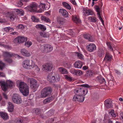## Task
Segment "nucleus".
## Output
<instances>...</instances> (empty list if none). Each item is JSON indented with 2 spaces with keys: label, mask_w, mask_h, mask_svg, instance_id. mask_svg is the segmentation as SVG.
Instances as JSON below:
<instances>
[{
  "label": "nucleus",
  "mask_w": 123,
  "mask_h": 123,
  "mask_svg": "<svg viewBox=\"0 0 123 123\" xmlns=\"http://www.w3.org/2000/svg\"><path fill=\"white\" fill-rule=\"evenodd\" d=\"M87 90L85 89L83 87H79L76 89L74 91L75 95L74 96L73 98V101L80 102H83L85 98L83 96L87 93Z\"/></svg>",
  "instance_id": "obj_1"
},
{
  "label": "nucleus",
  "mask_w": 123,
  "mask_h": 123,
  "mask_svg": "<svg viewBox=\"0 0 123 123\" xmlns=\"http://www.w3.org/2000/svg\"><path fill=\"white\" fill-rule=\"evenodd\" d=\"M2 55L4 57V59L5 61L10 63L12 62V60L10 58L14 57L15 58L21 57L19 55L14 54L13 53H11L5 51H2Z\"/></svg>",
  "instance_id": "obj_2"
},
{
  "label": "nucleus",
  "mask_w": 123,
  "mask_h": 123,
  "mask_svg": "<svg viewBox=\"0 0 123 123\" xmlns=\"http://www.w3.org/2000/svg\"><path fill=\"white\" fill-rule=\"evenodd\" d=\"M19 88V90L23 94L27 96L29 93V87L27 84L23 82H20Z\"/></svg>",
  "instance_id": "obj_3"
},
{
  "label": "nucleus",
  "mask_w": 123,
  "mask_h": 123,
  "mask_svg": "<svg viewBox=\"0 0 123 123\" xmlns=\"http://www.w3.org/2000/svg\"><path fill=\"white\" fill-rule=\"evenodd\" d=\"M52 91V89L50 87H47L43 89L41 91L40 97L41 98H44L50 95Z\"/></svg>",
  "instance_id": "obj_4"
},
{
  "label": "nucleus",
  "mask_w": 123,
  "mask_h": 123,
  "mask_svg": "<svg viewBox=\"0 0 123 123\" xmlns=\"http://www.w3.org/2000/svg\"><path fill=\"white\" fill-rule=\"evenodd\" d=\"M1 87L3 91H6L8 87H11L13 85V82L11 80H8L6 83L4 81H0Z\"/></svg>",
  "instance_id": "obj_5"
},
{
  "label": "nucleus",
  "mask_w": 123,
  "mask_h": 123,
  "mask_svg": "<svg viewBox=\"0 0 123 123\" xmlns=\"http://www.w3.org/2000/svg\"><path fill=\"white\" fill-rule=\"evenodd\" d=\"M28 80L30 82L31 88L33 90V92H35L38 87L37 81L32 78H29Z\"/></svg>",
  "instance_id": "obj_6"
},
{
  "label": "nucleus",
  "mask_w": 123,
  "mask_h": 123,
  "mask_svg": "<svg viewBox=\"0 0 123 123\" xmlns=\"http://www.w3.org/2000/svg\"><path fill=\"white\" fill-rule=\"evenodd\" d=\"M60 80V77L59 75L57 76L56 75L53 76L52 74H49L47 76V80L50 82H58Z\"/></svg>",
  "instance_id": "obj_7"
},
{
  "label": "nucleus",
  "mask_w": 123,
  "mask_h": 123,
  "mask_svg": "<svg viewBox=\"0 0 123 123\" xmlns=\"http://www.w3.org/2000/svg\"><path fill=\"white\" fill-rule=\"evenodd\" d=\"M33 63V62H32L31 64L30 65V60L28 59L25 60L23 62L22 65L24 68L27 69H31Z\"/></svg>",
  "instance_id": "obj_8"
},
{
  "label": "nucleus",
  "mask_w": 123,
  "mask_h": 123,
  "mask_svg": "<svg viewBox=\"0 0 123 123\" xmlns=\"http://www.w3.org/2000/svg\"><path fill=\"white\" fill-rule=\"evenodd\" d=\"M52 49V46L49 44L44 45L42 48V51L44 53H47L50 52Z\"/></svg>",
  "instance_id": "obj_9"
},
{
  "label": "nucleus",
  "mask_w": 123,
  "mask_h": 123,
  "mask_svg": "<svg viewBox=\"0 0 123 123\" xmlns=\"http://www.w3.org/2000/svg\"><path fill=\"white\" fill-rule=\"evenodd\" d=\"M37 6V5L36 3H33L25 8V9L27 11L31 12H34L36 11V9Z\"/></svg>",
  "instance_id": "obj_10"
},
{
  "label": "nucleus",
  "mask_w": 123,
  "mask_h": 123,
  "mask_svg": "<svg viewBox=\"0 0 123 123\" xmlns=\"http://www.w3.org/2000/svg\"><path fill=\"white\" fill-rule=\"evenodd\" d=\"M12 99L14 103L17 104H20L22 102L21 98L18 94H14L13 95Z\"/></svg>",
  "instance_id": "obj_11"
},
{
  "label": "nucleus",
  "mask_w": 123,
  "mask_h": 123,
  "mask_svg": "<svg viewBox=\"0 0 123 123\" xmlns=\"http://www.w3.org/2000/svg\"><path fill=\"white\" fill-rule=\"evenodd\" d=\"M27 40L26 37H18L15 38L14 42L15 43H23Z\"/></svg>",
  "instance_id": "obj_12"
},
{
  "label": "nucleus",
  "mask_w": 123,
  "mask_h": 123,
  "mask_svg": "<svg viewBox=\"0 0 123 123\" xmlns=\"http://www.w3.org/2000/svg\"><path fill=\"white\" fill-rule=\"evenodd\" d=\"M83 13L84 15L87 16L89 15H92L93 14V11L89 9H87L84 8L83 10Z\"/></svg>",
  "instance_id": "obj_13"
},
{
  "label": "nucleus",
  "mask_w": 123,
  "mask_h": 123,
  "mask_svg": "<svg viewBox=\"0 0 123 123\" xmlns=\"http://www.w3.org/2000/svg\"><path fill=\"white\" fill-rule=\"evenodd\" d=\"M87 50L90 52H93L96 49V45L93 43H91L87 46Z\"/></svg>",
  "instance_id": "obj_14"
},
{
  "label": "nucleus",
  "mask_w": 123,
  "mask_h": 123,
  "mask_svg": "<svg viewBox=\"0 0 123 123\" xmlns=\"http://www.w3.org/2000/svg\"><path fill=\"white\" fill-rule=\"evenodd\" d=\"M20 52L22 55L24 56L29 57L31 56L30 52L27 50L25 49H21Z\"/></svg>",
  "instance_id": "obj_15"
},
{
  "label": "nucleus",
  "mask_w": 123,
  "mask_h": 123,
  "mask_svg": "<svg viewBox=\"0 0 123 123\" xmlns=\"http://www.w3.org/2000/svg\"><path fill=\"white\" fill-rule=\"evenodd\" d=\"M74 65L75 68H81L82 66V63L81 61L78 60L75 62Z\"/></svg>",
  "instance_id": "obj_16"
},
{
  "label": "nucleus",
  "mask_w": 123,
  "mask_h": 123,
  "mask_svg": "<svg viewBox=\"0 0 123 123\" xmlns=\"http://www.w3.org/2000/svg\"><path fill=\"white\" fill-rule=\"evenodd\" d=\"M83 36L85 39L91 42L93 41L92 37L90 34L88 33L84 34L83 35Z\"/></svg>",
  "instance_id": "obj_17"
},
{
  "label": "nucleus",
  "mask_w": 123,
  "mask_h": 123,
  "mask_svg": "<svg viewBox=\"0 0 123 123\" xmlns=\"http://www.w3.org/2000/svg\"><path fill=\"white\" fill-rule=\"evenodd\" d=\"M72 19L74 22L76 24H79L81 22V21L78 16H72Z\"/></svg>",
  "instance_id": "obj_18"
},
{
  "label": "nucleus",
  "mask_w": 123,
  "mask_h": 123,
  "mask_svg": "<svg viewBox=\"0 0 123 123\" xmlns=\"http://www.w3.org/2000/svg\"><path fill=\"white\" fill-rule=\"evenodd\" d=\"M31 69H33L34 72L36 73H38L40 70V69L34 62L31 68Z\"/></svg>",
  "instance_id": "obj_19"
},
{
  "label": "nucleus",
  "mask_w": 123,
  "mask_h": 123,
  "mask_svg": "<svg viewBox=\"0 0 123 123\" xmlns=\"http://www.w3.org/2000/svg\"><path fill=\"white\" fill-rule=\"evenodd\" d=\"M59 12L65 17L68 16V13L67 11L64 9H60L59 10Z\"/></svg>",
  "instance_id": "obj_20"
},
{
  "label": "nucleus",
  "mask_w": 123,
  "mask_h": 123,
  "mask_svg": "<svg viewBox=\"0 0 123 123\" xmlns=\"http://www.w3.org/2000/svg\"><path fill=\"white\" fill-rule=\"evenodd\" d=\"M112 56L109 53L106 54L104 60L107 62H110L111 60Z\"/></svg>",
  "instance_id": "obj_21"
},
{
  "label": "nucleus",
  "mask_w": 123,
  "mask_h": 123,
  "mask_svg": "<svg viewBox=\"0 0 123 123\" xmlns=\"http://www.w3.org/2000/svg\"><path fill=\"white\" fill-rule=\"evenodd\" d=\"M44 69L48 71H50L52 68L53 66L51 64H47L43 66Z\"/></svg>",
  "instance_id": "obj_22"
},
{
  "label": "nucleus",
  "mask_w": 123,
  "mask_h": 123,
  "mask_svg": "<svg viewBox=\"0 0 123 123\" xmlns=\"http://www.w3.org/2000/svg\"><path fill=\"white\" fill-rule=\"evenodd\" d=\"M0 116L4 120H7L9 118V116L7 114L4 112H0Z\"/></svg>",
  "instance_id": "obj_23"
},
{
  "label": "nucleus",
  "mask_w": 123,
  "mask_h": 123,
  "mask_svg": "<svg viewBox=\"0 0 123 123\" xmlns=\"http://www.w3.org/2000/svg\"><path fill=\"white\" fill-rule=\"evenodd\" d=\"M8 107L9 111L10 112L13 111L14 109V105L12 103L10 102L8 103Z\"/></svg>",
  "instance_id": "obj_24"
},
{
  "label": "nucleus",
  "mask_w": 123,
  "mask_h": 123,
  "mask_svg": "<svg viewBox=\"0 0 123 123\" xmlns=\"http://www.w3.org/2000/svg\"><path fill=\"white\" fill-rule=\"evenodd\" d=\"M36 27L37 28L40 29L42 31H44L46 30L45 27L43 25L41 24L36 25Z\"/></svg>",
  "instance_id": "obj_25"
},
{
  "label": "nucleus",
  "mask_w": 123,
  "mask_h": 123,
  "mask_svg": "<svg viewBox=\"0 0 123 123\" xmlns=\"http://www.w3.org/2000/svg\"><path fill=\"white\" fill-rule=\"evenodd\" d=\"M46 1V0H43L41 2H40V6H41L42 8H43V10L48 9L49 7H49H47V6L46 5V4L43 3V1Z\"/></svg>",
  "instance_id": "obj_26"
},
{
  "label": "nucleus",
  "mask_w": 123,
  "mask_h": 123,
  "mask_svg": "<svg viewBox=\"0 0 123 123\" xmlns=\"http://www.w3.org/2000/svg\"><path fill=\"white\" fill-rule=\"evenodd\" d=\"M15 11L16 12L17 14L20 16L23 15L24 14V12L21 9H15Z\"/></svg>",
  "instance_id": "obj_27"
},
{
  "label": "nucleus",
  "mask_w": 123,
  "mask_h": 123,
  "mask_svg": "<svg viewBox=\"0 0 123 123\" xmlns=\"http://www.w3.org/2000/svg\"><path fill=\"white\" fill-rule=\"evenodd\" d=\"M59 71L62 74H67L68 73L67 70L62 67H60L58 68Z\"/></svg>",
  "instance_id": "obj_28"
},
{
  "label": "nucleus",
  "mask_w": 123,
  "mask_h": 123,
  "mask_svg": "<svg viewBox=\"0 0 123 123\" xmlns=\"http://www.w3.org/2000/svg\"><path fill=\"white\" fill-rule=\"evenodd\" d=\"M88 19L90 22H95L97 21V19L95 17L91 16L88 17Z\"/></svg>",
  "instance_id": "obj_29"
},
{
  "label": "nucleus",
  "mask_w": 123,
  "mask_h": 123,
  "mask_svg": "<svg viewBox=\"0 0 123 123\" xmlns=\"http://www.w3.org/2000/svg\"><path fill=\"white\" fill-rule=\"evenodd\" d=\"M86 74L88 76L91 77L94 74V73L93 71L88 70L87 71Z\"/></svg>",
  "instance_id": "obj_30"
},
{
  "label": "nucleus",
  "mask_w": 123,
  "mask_h": 123,
  "mask_svg": "<svg viewBox=\"0 0 123 123\" xmlns=\"http://www.w3.org/2000/svg\"><path fill=\"white\" fill-rule=\"evenodd\" d=\"M57 21L59 24H62L63 23L64 19L63 18L58 17L57 18Z\"/></svg>",
  "instance_id": "obj_31"
},
{
  "label": "nucleus",
  "mask_w": 123,
  "mask_h": 123,
  "mask_svg": "<svg viewBox=\"0 0 123 123\" xmlns=\"http://www.w3.org/2000/svg\"><path fill=\"white\" fill-rule=\"evenodd\" d=\"M41 18L42 21L46 22L47 23L49 22L50 21V20L45 16H42L41 17Z\"/></svg>",
  "instance_id": "obj_32"
},
{
  "label": "nucleus",
  "mask_w": 123,
  "mask_h": 123,
  "mask_svg": "<svg viewBox=\"0 0 123 123\" xmlns=\"http://www.w3.org/2000/svg\"><path fill=\"white\" fill-rule=\"evenodd\" d=\"M31 19L32 21L34 22H38L39 21V19L34 16H32Z\"/></svg>",
  "instance_id": "obj_33"
},
{
  "label": "nucleus",
  "mask_w": 123,
  "mask_h": 123,
  "mask_svg": "<svg viewBox=\"0 0 123 123\" xmlns=\"http://www.w3.org/2000/svg\"><path fill=\"white\" fill-rule=\"evenodd\" d=\"M51 100V98H48L45 99L43 101V102L44 104H46L50 102Z\"/></svg>",
  "instance_id": "obj_34"
},
{
  "label": "nucleus",
  "mask_w": 123,
  "mask_h": 123,
  "mask_svg": "<svg viewBox=\"0 0 123 123\" xmlns=\"http://www.w3.org/2000/svg\"><path fill=\"white\" fill-rule=\"evenodd\" d=\"M76 75L78 76H80L82 75L83 74L82 71L79 69H77V71L76 72Z\"/></svg>",
  "instance_id": "obj_35"
},
{
  "label": "nucleus",
  "mask_w": 123,
  "mask_h": 123,
  "mask_svg": "<svg viewBox=\"0 0 123 123\" xmlns=\"http://www.w3.org/2000/svg\"><path fill=\"white\" fill-rule=\"evenodd\" d=\"M32 43L30 41H28L26 42L25 44V45L27 47H29L32 44Z\"/></svg>",
  "instance_id": "obj_36"
},
{
  "label": "nucleus",
  "mask_w": 123,
  "mask_h": 123,
  "mask_svg": "<svg viewBox=\"0 0 123 123\" xmlns=\"http://www.w3.org/2000/svg\"><path fill=\"white\" fill-rule=\"evenodd\" d=\"M97 12V14L98 15V16L99 17V19L100 20V21H101L102 23L103 24L104 23V21L102 18L101 15L100 14V11L99 12Z\"/></svg>",
  "instance_id": "obj_37"
},
{
  "label": "nucleus",
  "mask_w": 123,
  "mask_h": 123,
  "mask_svg": "<svg viewBox=\"0 0 123 123\" xmlns=\"http://www.w3.org/2000/svg\"><path fill=\"white\" fill-rule=\"evenodd\" d=\"M77 69H76L74 68H72L70 70V72L72 74L74 75H76Z\"/></svg>",
  "instance_id": "obj_38"
},
{
  "label": "nucleus",
  "mask_w": 123,
  "mask_h": 123,
  "mask_svg": "<svg viewBox=\"0 0 123 123\" xmlns=\"http://www.w3.org/2000/svg\"><path fill=\"white\" fill-rule=\"evenodd\" d=\"M76 55L79 59H83L84 57L82 55L78 52H77L76 53Z\"/></svg>",
  "instance_id": "obj_39"
},
{
  "label": "nucleus",
  "mask_w": 123,
  "mask_h": 123,
  "mask_svg": "<svg viewBox=\"0 0 123 123\" xmlns=\"http://www.w3.org/2000/svg\"><path fill=\"white\" fill-rule=\"evenodd\" d=\"M35 113L36 114L38 115L41 112V110L39 109H34Z\"/></svg>",
  "instance_id": "obj_40"
},
{
  "label": "nucleus",
  "mask_w": 123,
  "mask_h": 123,
  "mask_svg": "<svg viewBox=\"0 0 123 123\" xmlns=\"http://www.w3.org/2000/svg\"><path fill=\"white\" fill-rule=\"evenodd\" d=\"M106 44L109 49L111 50V51H113V49L111 46L110 43L107 42L106 43Z\"/></svg>",
  "instance_id": "obj_41"
},
{
  "label": "nucleus",
  "mask_w": 123,
  "mask_h": 123,
  "mask_svg": "<svg viewBox=\"0 0 123 123\" xmlns=\"http://www.w3.org/2000/svg\"><path fill=\"white\" fill-rule=\"evenodd\" d=\"M5 64L2 61H0V70H2L3 68L5 67Z\"/></svg>",
  "instance_id": "obj_42"
},
{
  "label": "nucleus",
  "mask_w": 123,
  "mask_h": 123,
  "mask_svg": "<svg viewBox=\"0 0 123 123\" xmlns=\"http://www.w3.org/2000/svg\"><path fill=\"white\" fill-rule=\"evenodd\" d=\"M25 28V27L22 24H20L17 26V28L21 30H23Z\"/></svg>",
  "instance_id": "obj_43"
},
{
  "label": "nucleus",
  "mask_w": 123,
  "mask_h": 123,
  "mask_svg": "<svg viewBox=\"0 0 123 123\" xmlns=\"http://www.w3.org/2000/svg\"><path fill=\"white\" fill-rule=\"evenodd\" d=\"M109 113L113 117H115L116 116V114L114 113V111L113 110H111Z\"/></svg>",
  "instance_id": "obj_44"
},
{
  "label": "nucleus",
  "mask_w": 123,
  "mask_h": 123,
  "mask_svg": "<svg viewBox=\"0 0 123 123\" xmlns=\"http://www.w3.org/2000/svg\"><path fill=\"white\" fill-rule=\"evenodd\" d=\"M65 78L70 81H72V77L69 76L67 75H65Z\"/></svg>",
  "instance_id": "obj_45"
},
{
  "label": "nucleus",
  "mask_w": 123,
  "mask_h": 123,
  "mask_svg": "<svg viewBox=\"0 0 123 123\" xmlns=\"http://www.w3.org/2000/svg\"><path fill=\"white\" fill-rule=\"evenodd\" d=\"M10 18L11 21H13L14 20L15 17L13 14H11L10 15Z\"/></svg>",
  "instance_id": "obj_46"
},
{
  "label": "nucleus",
  "mask_w": 123,
  "mask_h": 123,
  "mask_svg": "<svg viewBox=\"0 0 123 123\" xmlns=\"http://www.w3.org/2000/svg\"><path fill=\"white\" fill-rule=\"evenodd\" d=\"M104 104H111L110 99H109L106 100L105 101Z\"/></svg>",
  "instance_id": "obj_47"
},
{
  "label": "nucleus",
  "mask_w": 123,
  "mask_h": 123,
  "mask_svg": "<svg viewBox=\"0 0 123 123\" xmlns=\"http://www.w3.org/2000/svg\"><path fill=\"white\" fill-rule=\"evenodd\" d=\"M105 106L107 108H109L111 107V104H104Z\"/></svg>",
  "instance_id": "obj_48"
},
{
  "label": "nucleus",
  "mask_w": 123,
  "mask_h": 123,
  "mask_svg": "<svg viewBox=\"0 0 123 123\" xmlns=\"http://www.w3.org/2000/svg\"><path fill=\"white\" fill-rule=\"evenodd\" d=\"M82 86L84 87H86L88 88H90L91 87V86H89L87 84H83Z\"/></svg>",
  "instance_id": "obj_49"
},
{
  "label": "nucleus",
  "mask_w": 123,
  "mask_h": 123,
  "mask_svg": "<svg viewBox=\"0 0 123 123\" xmlns=\"http://www.w3.org/2000/svg\"><path fill=\"white\" fill-rule=\"evenodd\" d=\"M40 34L41 36L44 37H46V35L44 32H40Z\"/></svg>",
  "instance_id": "obj_50"
},
{
  "label": "nucleus",
  "mask_w": 123,
  "mask_h": 123,
  "mask_svg": "<svg viewBox=\"0 0 123 123\" xmlns=\"http://www.w3.org/2000/svg\"><path fill=\"white\" fill-rule=\"evenodd\" d=\"M11 29L10 27H7L4 28V31L6 32H8Z\"/></svg>",
  "instance_id": "obj_51"
},
{
  "label": "nucleus",
  "mask_w": 123,
  "mask_h": 123,
  "mask_svg": "<svg viewBox=\"0 0 123 123\" xmlns=\"http://www.w3.org/2000/svg\"><path fill=\"white\" fill-rule=\"evenodd\" d=\"M5 48L7 49H11L12 47L11 46H10L9 45H5Z\"/></svg>",
  "instance_id": "obj_52"
},
{
  "label": "nucleus",
  "mask_w": 123,
  "mask_h": 123,
  "mask_svg": "<svg viewBox=\"0 0 123 123\" xmlns=\"http://www.w3.org/2000/svg\"><path fill=\"white\" fill-rule=\"evenodd\" d=\"M70 2L75 5H76L77 4L75 0H70Z\"/></svg>",
  "instance_id": "obj_53"
},
{
  "label": "nucleus",
  "mask_w": 123,
  "mask_h": 123,
  "mask_svg": "<svg viewBox=\"0 0 123 123\" xmlns=\"http://www.w3.org/2000/svg\"><path fill=\"white\" fill-rule=\"evenodd\" d=\"M65 7L69 10H70L71 9V7L69 4L67 5Z\"/></svg>",
  "instance_id": "obj_54"
},
{
  "label": "nucleus",
  "mask_w": 123,
  "mask_h": 123,
  "mask_svg": "<svg viewBox=\"0 0 123 123\" xmlns=\"http://www.w3.org/2000/svg\"><path fill=\"white\" fill-rule=\"evenodd\" d=\"M5 76V74L3 73L0 72V77H4Z\"/></svg>",
  "instance_id": "obj_55"
},
{
  "label": "nucleus",
  "mask_w": 123,
  "mask_h": 123,
  "mask_svg": "<svg viewBox=\"0 0 123 123\" xmlns=\"http://www.w3.org/2000/svg\"><path fill=\"white\" fill-rule=\"evenodd\" d=\"M5 45L3 43L0 42V46L1 47H5Z\"/></svg>",
  "instance_id": "obj_56"
},
{
  "label": "nucleus",
  "mask_w": 123,
  "mask_h": 123,
  "mask_svg": "<svg viewBox=\"0 0 123 123\" xmlns=\"http://www.w3.org/2000/svg\"><path fill=\"white\" fill-rule=\"evenodd\" d=\"M115 72L118 75H120L121 74L120 72L119 71L116 70H115Z\"/></svg>",
  "instance_id": "obj_57"
},
{
  "label": "nucleus",
  "mask_w": 123,
  "mask_h": 123,
  "mask_svg": "<svg viewBox=\"0 0 123 123\" xmlns=\"http://www.w3.org/2000/svg\"><path fill=\"white\" fill-rule=\"evenodd\" d=\"M88 68V67L86 66H85L83 67L82 69L83 70H85L87 69Z\"/></svg>",
  "instance_id": "obj_58"
},
{
  "label": "nucleus",
  "mask_w": 123,
  "mask_h": 123,
  "mask_svg": "<svg viewBox=\"0 0 123 123\" xmlns=\"http://www.w3.org/2000/svg\"><path fill=\"white\" fill-rule=\"evenodd\" d=\"M96 10L97 12L100 11V8L99 7L97 6H96Z\"/></svg>",
  "instance_id": "obj_59"
},
{
  "label": "nucleus",
  "mask_w": 123,
  "mask_h": 123,
  "mask_svg": "<svg viewBox=\"0 0 123 123\" xmlns=\"http://www.w3.org/2000/svg\"><path fill=\"white\" fill-rule=\"evenodd\" d=\"M62 4L63 6L65 7L67 5H68V4L66 2H63L62 3Z\"/></svg>",
  "instance_id": "obj_60"
},
{
  "label": "nucleus",
  "mask_w": 123,
  "mask_h": 123,
  "mask_svg": "<svg viewBox=\"0 0 123 123\" xmlns=\"http://www.w3.org/2000/svg\"><path fill=\"white\" fill-rule=\"evenodd\" d=\"M3 96L4 97V98H5L6 99H7V95H6V94L5 93H3Z\"/></svg>",
  "instance_id": "obj_61"
},
{
  "label": "nucleus",
  "mask_w": 123,
  "mask_h": 123,
  "mask_svg": "<svg viewBox=\"0 0 123 123\" xmlns=\"http://www.w3.org/2000/svg\"><path fill=\"white\" fill-rule=\"evenodd\" d=\"M23 121H22L21 119H19V120H18L17 123H23Z\"/></svg>",
  "instance_id": "obj_62"
},
{
  "label": "nucleus",
  "mask_w": 123,
  "mask_h": 123,
  "mask_svg": "<svg viewBox=\"0 0 123 123\" xmlns=\"http://www.w3.org/2000/svg\"><path fill=\"white\" fill-rule=\"evenodd\" d=\"M120 117L121 118H122L123 119V112L121 113H120Z\"/></svg>",
  "instance_id": "obj_63"
},
{
  "label": "nucleus",
  "mask_w": 123,
  "mask_h": 123,
  "mask_svg": "<svg viewBox=\"0 0 123 123\" xmlns=\"http://www.w3.org/2000/svg\"><path fill=\"white\" fill-rule=\"evenodd\" d=\"M18 4H19V5L18 6L20 7H21V6H22V5H23V3L22 2H18Z\"/></svg>",
  "instance_id": "obj_64"
}]
</instances>
